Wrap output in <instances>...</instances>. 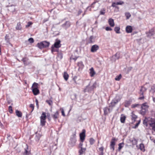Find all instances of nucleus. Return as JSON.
Listing matches in <instances>:
<instances>
[{"label":"nucleus","instance_id":"obj_1","mask_svg":"<svg viewBox=\"0 0 155 155\" xmlns=\"http://www.w3.org/2000/svg\"><path fill=\"white\" fill-rule=\"evenodd\" d=\"M122 98L120 95H117L112 100L111 102L110 103L109 107H114L115 105L117 104L118 102L120 101Z\"/></svg>","mask_w":155,"mask_h":155},{"label":"nucleus","instance_id":"obj_2","mask_svg":"<svg viewBox=\"0 0 155 155\" xmlns=\"http://www.w3.org/2000/svg\"><path fill=\"white\" fill-rule=\"evenodd\" d=\"M38 84L36 82H34L31 87L32 92L34 94L36 95L40 93L38 89Z\"/></svg>","mask_w":155,"mask_h":155},{"label":"nucleus","instance_id":"obj_3","mask_svg":"<svg viewBox=\"0 0 155 155\" xmlns=\"http://www.w3.org/2000/svg\"><path fill=\"white\" fill-rule=\"evenodd\" d=\"M96 83H94L92 85L90 86V83L87 86H86L84 90V92H91L92 91L94 88L96 87Z\"/></svg>","mask_w":155,"mask_h":155},{"label":"nucleus","instance_id":"obj_4","mask_svg":"<svg viewBox=\"0 0 155 155\" xmlns=\"http://www.w3.org/2000/svg\"><path fill=\"white\" fill-rule=\"evenodd\" d=\"M49 44L50 43L49 42L44 41L41 42L40 43H38L37 46L39 48L42 49L43 48L48 47Z\"/></svg>","mask_w":155,"mask_h":155},{"label":"nucleus","instance_id":"obj_5","mask_svg":"<svg viewBox=\"0 0 155 155\" xmlns=\"http://www.w3.org/2000/svg\"><path fill=\"white\" fill-rule=\"evenodd\" d=\"M147 90V89L143 86H142L141 89L140 90V96H141L139 97V99L140 100H142L144 98L143 96V93Z\"/></svg>","mask_w":155,"mask_h":155},{"label":"nucleus","instance_id":"obj_6","mask_svg":"<svg viewBox=\"0 0 155 155\" xmlns=\"http://www.w3.org/2000/svg\"><path fill=\"white\" fill-rule=\"evenodd\" d=\"M76 139V137L74 136H73L72 137H71L70 139L69 142V144L71 147H73L75 145Z\"/></svg>","mask_w":155,"mask_h":155},{"label":"nucleus","instance_id":"obj_7","mask_svg":"<svg viewBox=\"0 0 155 155\" xmlns=\"http://www.w3.org/2000/svg\"><path fill=\"white\" fill-rule=\"evenodd\" d=\"M85 130L83 129L82 132L80 134V139L81 142H83L85 137Z\"/></svg>","mask_w":155,"mask_h":155},{"label":"nucleus","instance_id":"obj_8","mask_svg":"<svg viewBox=\"0 0 155 155\" xmlns=\"http://www.w3.org/2000/svg\"><path fill=\"white\" fill-rule=\"evenodd\" d=\"M117 139H116L115 138L113 137L111 140L110 144V148L111 149H112L113 151L114 150V146L115 145V141H117Z\"/></svg>","mask_w":155,"mask_h":155},{"label":"nucleus","instance_id":"obj_9","mask_svg":"<svg viewBox=\"0 0 155 155\" xmlns=\"http://www.w3.org/2000/svg\"><path fill=\"white\" fill-rule=\"evenodd\" d=\"M95 37L93 36H91L90 37L87 39V44L94 43L95 41Z\"/></svg>","mask_w":155,"mask_h":155},{"label":"nucleus","instance_id":"obj_10","mask_svg":"<svg viewBox=\"0 0 155 155\" xmlns=\"http://www.w3.org/2000/svg\"><path fill=\"white\" fill-rule=\"evenodd\" d=\"M71 25V24L69 21H66L64 24L61 25L62 28L66 30L68 28H69Z\"/></svg>","mask_w":155,"mask_h":155},{"label":"nucleus","instance_id":"obj_11","mask_svg":"<svg viewBox=\"0 0 155 155\" xmlns=\"http://www.w3.org/2000/svg\"><path fill=\"white\" fill-rule=\"evenodd\" d=\"M60 43L61 41L60 40L56 39L54 44L52 46L55 47V48H59L61 46Z\"/></svg>","mask_w":155,"mask_h":155},{"label":"nucleus","instance_id":"obj_12","mask_svg":"<svg viewBox=\"0 0 155 155\" xmlns=\"http://www.w3.org/2000/svg\"><path fill=\"white\" fill-rule=\"evenodd\" d=\"M99 48V46L97 45H94L92 46L91 51L92 52H96Z\"/></svg>","mask_w":155,"mask_h":155},{"label":"nucleus","instance_id":"obj_13","mask_svg":"<svg viewBox=\"0 0 155 155\" xmlns=\"http://www.w3.org/2000/svg\"><path fill=\"white\" fill-rule=\"evenodd\" d=\"M149 124L151 128V129L155 131V121H151L149 122Z\"/></svg>","mask_w":155,"mask_h":155},{"label":"nucleus","instance_id":"obj_14","mask_svg":"<svg viewBox=\"0 0 155 155\" xmlns=\"http://www.w3.org/2000/svg\"><path fill=\"white\" fill-rule=\"evenodd\" d=\"M111 110L112 109L110 110L108 107H104V114L105 115H107L108 113H110Z\"/></svg>","mask_w":155,"mask_h":155},{"label":"nucleus","instance_id":"obj_15","mask_svg":"<svg viewBox=\"0 0 155 155\" xmlns=\"http://www.w3.org/2000/svg\"><path fill=\"white\" fill-rule=\"evenodd\" d=\"M80 149L78 150V153L79 155H81L85 153L86 150V148L81 147L80 148Z\"/></svg>","mask_w":155,"mask_h":155},{"label":"nucleus","instance_id":"obj_16","mask_svg":"<svg viewBox=\"0 0 155 155\" xmlns=\"http://www.w3.org/2000/svg\"><path fill=\"white\" fill-rule=\"evenodd\" d=\"M146 34L147 37H151L154 34V30L153 29H151L150 30H149V32H146Z\"/></svg>","mask_w":155,"mask_h":155},{"label":"nucleus","instance_id":"obj_17","mask_svg":"<svg viewBox=\"0 0 155 155\" xmlns=\"http://www.w3.org/2000/svg\"><path fill=\"white\" fill-rule=\"evenodd\" d=\"M27 147L25 149V151L23 153L24 155H30L31 154L30 151L29 150L28 146L26 145Z\"/></svg>","mask_w":155,"mask_h":155},{"label":"nucleus","instance_id":"obj_18","mask_svg":"<svg viewBox=\"0 0 155 155\" xmlns=\"http://www.w3.org/2000/svg\"><path fill=\"white\" fill-rule=\"evenodd\" d=\"M133 28L131 26H127L126 28V31L127 33H130L132 32Z\"/></svg>","mask_w":155,"mask_h":155},{"label":"nucleus","instance_id":"obj_19","mask_svg":"<svg viewBox=\"0 0 155 155\" xmlns=\"http://www.w3.org/2000/svg\"><path fill=\"white\" fill-rule=\"evenodd\" d=\"M108 23L111 27H113L114 26V20L112 18L109 19L108 20Z\"/></svg>","mask_w":155,"mask_h":155},{"label":"nucleus","instance_id":"obj_20","mask_svg":"<svg viewBox=\"0 0 155 155\" xmlns=\"http://www.w3.org/2000/svg\"><path fill=\"white\" fill-rule=\"evenodd\" d=\"M90 74L91 77H93L95 74L94 68L92 67L90 69Z\"/></svg>","mask_w":155,"mask_h":155},{"label":"nucleus","instance_id":"obj_21","mask_svg":"<svg viewBox=\"0 0 155 155\" xmlns=\"http://www.w3.org/2000/svg\"><path fill=\"white\" fill-rule=\"evenodd\" d=\"M78 66L79 67V69H82L84 66L82 61L78 62Z\"/></svg>","mask_w":155,"mask_h":155},{"label":"nucleus","instance_id":"obj_22","mask_svg":"<svg viewBox=\"0 0 155 155\" xmlns=\"http://www.w3.org/2000/svg\"><path fill=\"white\" fill-rule=\"evenodd\" d=\"M16 115L19 117H21L22 116V113L20 111L18 110H16L15 111Z\"/></svg>","mask_w":155,"mask_h":155},{"label":"nucleus","instance_id":"obj_23","mask_svg":"<svg viewBox=\"0 0 155 155\" xmlns=\"http://www.w3.org/2000/svg\"><path fill=\"white\" fill-rule=\"evenodd\" d=\"M46 118V113L45 112H43L41 116L40 117V119L45 120Z\"/></svg>","mask_w":155,"mask_h":155},{"label":"nucleus","instance_id":"obj_24","mask_svg":"<svg viewBox=\"0 0 155 155\" xmlns=\"http://www.w3.org/2000/svg\"><path fill=\"white\" fill-rule=\"evenodd\" d=\"M63 77L66 81H67L68 79L69 78V75L66 72H64Z\"/></svg>","mask_w":155,"mask_h":155},{"label":"nucleus","instance_id":"obj_25","mask_svg":"<svg viewBox=\"0 0 155 155\" xmlns=\"http://www.w3.org/2000/svg\"><path fill=\"white\" fill-rule=\"evenodd\" d=\"M148 108V106L147 105L146 103H144L142 104L141 106V108L142 109H144L147 110Z\"/></svg>","mask_w":155,"mask_h":155},{"label":"nucleus","instance_id":"obj_26","mask_svg":"<svg viewBox=\"0 0 155 155\" xmlns=\"http://www.w3.org/2000/svg\"><path fill=\"white\" fill-rule=\"evenodd\" d=\"M41 137V135L39 134L36 133V136L35 137V139L36 141H38L39 140Z\"/></svg>","mask_w":155,"mask_h":155},{"label":"nucleus","instance_id":"obj_27","mask_svg":"<svg viewBox=\"0 0 155 155\" xmlns=\"http://www.w3.org/2000/svg\"><path fill=\"white\" fill-rule=\"evenodd\" d=\"M120 28L119 27H116L114 28V30L116 33L117 34H119L120 33Z\"/></svg>","mask_w":155,"mask_h":155},{"label":"nucleus","instance_id":"obj_28","mask_svg":"<svg viewBox=\"0 0 155 155\" xmlns=\"http://www.w3.org/2000/svg\"><path fill=\"white\" fill-rule=\"evenodd\" d=\"M21 24L20 22L18 23L17 24V26L16 27V29L17 30H21Z\"/></svg>","mask_w":155,"mask_h":155},{"label":"nucleus","instance_id":"obj_29","mask_svg":"<svg viewBox=\"0 0 155 155\" xmlns=\"http://www.w3.org/2000/svg\"><path fill=\"white\" fill-rule=\"evenodd\" d=\"M58 111H57L52 116V117L54 119H56L58 118Z\"/></svg>","mask_w":155,"mask_h":155},{"label":"nucleus","instance_id":"obj_30","mask_svg":"<svg viewBox=\"0 0 155 155\" xmlns=\"http://www.w3.org/2000/svg\"><path fill=\"white\" fill-rule=\"evenodd\" d=\"M140 149L141 150L143 151H145L144 146L143 143H141L140 144Z\"/></svg>","mask_w":155,"mask_h":155},{"label":"nucleus","instance_id":"obj_31","mask_svg":"<svg viewBox=\"0 0 155 155\" xmlns=\"http://www.w3.org/2000/svg\"><path fill=\"white\" fill-rule=\"evenodd\" d=\"M28 59L27 57L23 58L22 59V61H23L24 64L27 65V64L26 63L27 61L28 60Z\"/></svg>","mask_w":155,"mask_h":155},{"label":"nucleus","instance_id":"obj_32","mask_svg":"<svg viewBox=\"0 0 155 155\" xmlns=\"http://www.w3.org/2000/svg\"><path fill=\"white\" fill-rule=\"evenodd\" d=\"M46 121L45 120H43V119H40V124L41 125L43 126L45 125Z\"/></svg>","mask_w":155,"mask_h":155},{"label":"nucleus","instance_id":"obj_33","mask_svg":"<svg viewBox=\"0 0 155 155\" xmlns=\"http://www.w3.org/2000/svg\"><path fill=\"white\" fill-rule=\"evenodd\" d=\"M126 119V117L125 116H122L120 117V120L122 123H124Z\"/></svg>","mask_w":155,"mask_h":155},{"label":"nucleus","instance_id":"obj_34","mask_svg":"<svg viewBox=\"0 0 155 155\" xmlns=\"http://www.w3.org/2000/svg\"><path fill=\"white\" fill-rule=\"evenodd\" d=\"M77 94H72L71 96V98L72 100H77Z\"/></svg>","mask_w":155,"mask_h":155},{"label":"nucleus","instance_id":"obj_35","mask_svg":"<svg viewBox=\"0 0 155 155\" xmlns=\"http://www.w3.org/2000/svg\"><path fill=\"white\" fill-rule=\"evenodd\" d=\"M9 37V35H6L5 36V40L7 43H10Z\"/></svg>","mask_w":155,"mask_h":155},{"label":"nucleus","instance_id":"obj_36","mask_svg":"<svg viewBox=\"0 0 155 155\" xmlns=\"http://www.w3.org/2000/svg\"><path fill=\"white\" fill-rule=\"evenodd\" d=\"M137 118V116L134 114L132 113V120H134V121H135L136 119Z\"/></svg>","mask_w":155,"mask_h":155},{"label":"nucleus","instance_id":"obj_37","mask_svg":"<svg viewBox=\"0 0 155 155\" xmlns=\"http://www.w3.org/2000/svg\"><path fill=\"white\" fill-rule=\"evenodd\" d=\"M130 104V101H127L125 102V106L128 107Z\"/></svg>","mask_w":155,"mask_h":155},{"label":"nucleus","instance_id":"obj_38","mask_svg":"<svg viewBox=\"0 0 155 155\" xmlns=\"http://www.w3.org/2000/svg\"><path fill=\"white\" fill-rule=\"evenodd\" d=\"M116 57L115 59H118L120 58V53L119 52H117L114 55Z\"/></svg>","mask_w":155,"mask_h":155},{"label":"nucleus","instance_id":"obj_39","mask_svg":"<svg viewBox=\"0 0 155 155\" xmlns=\"http://www.w3.org/2000/svg\"><path fill=\"white\" fill-rule=\"evenodd\" d=\"M147 110H146L145 109H141L140 110V113L142 115H144L147 111Z\"/></svg>","mask_w":155,"mask_h":155},{"label":"nucleus","instance_id":"obj_40","mask_svg":"<svg viewBox=\"0 0 155 155\" xmlns=\"http://www.w3.org/2000/svg\"><path fill=\"white\" fill-rule=\"evenodd\" d=\"M121 78V74H120L118 76H117L115 78V80L116 81H119Z\"/></svg>","mask_w":155,"mask_h":155},{"label":"nucleus","instance_id":"obj_41","mask_svg":"<svg viewBox=\"0 0 155 155\" xmlns=\"http://www.w3.org/2000/svg\"><path fill=\"white\" fill-rule=\"evenodd\" d=\"M125 15L126 16L127 19H129L130 17L131 16V15L130 13L129 12H126L125 13Z\"/></svg>","mask_w":155,"mask_h":155},{"label":"nucleus","instance_id":"obj_42","mask_svg":"<svg viewBox=\"0 0 155 155\" xmlns=\"http://www.w3.org/2000/svg\"><path fill=\"white\" fill-rule=\"evenodd\" d=\"M51 52L53 53L54 52L57 51L58 50L55 48V47L52 46L51 47Z\"/></svg>","mask_w":155,"mask_h":155},{"label":"nucleus","instance_id":"obj_43","mask_svg":"<svg viewBox=\"0 0 155 155\" xmlns=\"http://www.w3.org/2000/svg\"><path fill=\"white\" fill-rule=\"evenodd\" d=\"M124 143H120L118 144V150H120L123 147V146H122V145H124Z\"/></svg>","mask_w":155,"mask_h":155},{"label":"nucleus","instance_id":"obj_44","mask_svg":"<svg viewBox=\"0 0 155 155\" xmlns=\"http://www.w3.org/2000/svg\"><path fill=\"white\" fill-rule=\"evenodd\" d=\"M148 123L149 124V122H147V119H145L143 121V124L146 126L148 125Z\"/></svg>","mask_w":155,"mask_h":155},{"label":"nucleus","instance_id":"obj_45","mask_svg":"<svg viewBox=\"0 0 155 155\" xmlns=\"http://www.w3.org/2000/svg\"><path fill=\"white\" fill-rule=\"evenodd\" d=\"M46 102L50 106H51L52 105V101L51 100H47L46 101Z\"/></svg>","mask_w":155,"mask_h":155},{"label":"nucleus","instance_id":"obj_46","mask_svg":"<svg viewBox=\"0 0 155 155\" xmlns=\"http://www.w3.org/2000/svg\"><path fill=\"white\" fill-rule=\"evenodd\" d=\"M89 142L90 144L92 145L94 143L95 140L93 138H92L90 139Z\"/></svg>","mask_w":155,"mask_h":155},{"label":"nucleus","instance_id":"obj_47","mask_svg":"<svg viewBox=\"0 0 155 155\" xmlns=\"http://www.w3.org/2000/svg\"><path fill=\"white\" fill-rule=\"evenodd\" d=\"M33 23L31 21H29L28 22L27 24L26 25L25 27L27 28L29 27Z\"/></svg>","mask_w":155,"mask_h":155},{"label":"nucleus","instance_id":"obj_48","mask_svg":"<svg viewBox=\"0 0 155 155\" xmlns=\"http://www.w3.org/2000/svg\"><path fill=\"white\" fill-rule=\"evenodd\" d=\"M105 13V9H103V10H101L100 11V14L101 15H104Z\"/></svg>","mask_w":155,"mask_h":155},{"label":"nucleus","instance_id":"obj_49","mask_svg":"<svg viewBox=\"0 0 155 155\" xmlns=\"http://www.w3.org/2000/svg\"><path fill=\"white\" fill-rule=\"evenodd\" d=\"M77 78V77L76 76H75L73 78L72 80L73 81H74V83L75 84H77L78 83L76 81V80Z\"/></svg>","mask_w":155,"mask_h":155},{"label":"nucleus","instance_id":"obj_50","mask_svg":"<svg viewBox=\"0 0 155 155\" xmlns=\"http://www.w3.org/2000/svg\"><path fill=\"white\" fill-rule=\"evenodd\" d=\"M9 111L10 113H12V107L11 106H9Z\"/></svg>","mask_w":155,"mask_h":155},{"label":"nucleus","instance_id":"obj_51","mask_svg":"<svg viewBox=\"0 0 155 155\" xmlns=\"http://www.w3.org/2000/svg\"><path fill=\"white\" fill-rule=\"evenodd\" d=\"M28 41L30 43H32L34 41L33 39L32 38H29Z\"/></svg>","mask_w":155,"mask_h":155},{"label":"nucleus","instance_id":"obj_52","mask_svg":"<svg viewBox=\"0 0 155 155\" xmlns=\"http://www.w3.org/2000/svg\"><path fill=\"white\" fill-rule=\"evenodd\" d=\"M105 29L107 31H111L112 30V29L109 27H106Z\"/></svg>","mask_w":155,"mask_h":155},{"label":"nucleus","instance_id":"obj_53","mask_svg":"<svg viewBox=\"0 0 155 155\" xmlns=\"http://www.w3.org/2000/svg\"><path fill=\"white\" fill-rule=\"evenodd\" d=\"M117 5H121L124 3V2L123 1H120L119 2H117L116 3Z\"/></svg>","mask_w":155,"mask_h":155},{"label":"nucleus","instance_id":"obj_54","mask_svg":"<svg viewBox=\"0 0 155 155\" xmlns=\"http://www.w3.org/2000/svg\"><path fill=\"white\" fill-rule=\"evenodd\" d=\"M140 121H138L135 125V126H134V128H137L138 125H139V124H140Z\"/></svg>","mask_w":155,"mask_h":155},{"label":"nucleus","instance_id":"obj_55","mask_svg":"<svg viewBox=\"0 0 155 155\" xmlns=\"http://www.w3.org/2000/svg\"><path fill=\"white\" fill-rule=\"evenodd\" d=\"M83 142H80V143L79 144V148H81V147H82V146H83Z\"/></svg>","mask_w":155,"mask_h":155},{"label":"nucleus","instance_id":"obj_56","mask_svg":"<svg viewBox=\"0 0 155 155\" xmlns=\"http://www.w3.org/2000/svg\"><path fill=\"white\" fill-rule=\"evenodd\" d=\"M58 57H60V59H61L62 58V55L61 53H59L58 55Z\"/></svg>","mask_w":155,"mask_h":155},{"label":"nucleus","instance_id":"obj_57","mask_svg":"<svg viewBox=\"0 0 155 155\" xmlns=\"http://www.w3.org/2000/svg\"><path fill=\"white\" fill-rule=\"evenodd\" d=\"M104 148L103 147H101L99 148V150L101 152H103Z\"/></svg>","mask_w":155,"mask_h":155},{"label":"nucleus","instance_id":"obj_58","mask_svg":"<svg viewBox=\"0 0 155 155\" xmlns=\"http://www.w3.org/2000/svg\"><path fill=\"white\" fill-rule=\"evenodd\" d=\"M30 107L32 108V109L31 111H33L34 108V105L32 104H30Z\"/></svg>","mask_w":155,"mask_h":155},{"label":"nucleus","instance_id":"obj_59","mask_svg":"<svg viewBox=\"0 0 155 155\" xmlns=\"http://www.w3.org/2000/svg\"><path fill=\"white\" fill-rule=\"evenodd\" d=\"M35 102L36 103L37 107L38 108L39 107V105L38 104V101L37 99H36L35 100Z\"/></svg>","mask_w":155,"mask_h":155},{"label":"nucleus","instance_id":"obj_60","mask_svg":"<svg viewBox=\"0 0 155 155\" xmlns=\"http://www.w3.org/2000/svg\"><path fill=\"white\" fill-rule=\"evenodd\" d=\"M82 11L81 9H79L78 12V15H79L82 13Z\"/></svg>","mask_w":155,"mask_h":155},{"label":"nucleus","instance_id":"obj_61","mask_svg":"<svg viewBox=\"0 0 155 155\" xmlns=\"http://www.w3.org/2000/svg\"><path fill=\"white\" fill-rule=\"evenodd\" d=\"M116 3L115 2H113V3L112 4V6L114 7H116Z\"/></svg>","mask_w":155,"mask_h":155},{"label":"nucleus","instance_id":"obj_62","mask_svg":"<svg viewBox=\"0 0 155 155\" xmlns=\"http://www.w3.org/2000/svg\"><path fill=\"white\" fill-rule=\"evenodd\" d=\"M61 113L62 115L64 116H65V115L63 109H62V110H61Z\"/></svg>","mask_w":155,"mask_h":155},{"label":"nucleus","instance_id":"obj_63","mask_svg":"<svg viewBox=\"0 0 155 155\" xmlns=\"http://www.w3.org/2000/svg\"><path fill=\"white\" fill-rule=\"evenodd\" d=\"M138 105V104L134 105H133V107L135 108L136 107H137Z\"/></svg>","mask_w":155,"mask_h":155},{"label":"nucleus","instance_id":"obj_64","mask_svg":"<svg viewBox=\"0 0 155 155\" xmlns=\"http://www.w3.org/2000/svg\"><path fill=\"white\" fill-rule=\"evenodd\" d=\"M99 155H104V153L103 152H101L99 153Z\"/></svg>","mask_w":155,"mask_h":155}]
</instances>
